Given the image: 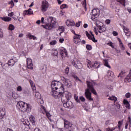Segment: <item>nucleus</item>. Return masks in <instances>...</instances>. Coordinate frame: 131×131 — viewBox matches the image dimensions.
Returning a JSON list of instances; mask_svg holds the SVG:
<instances>
[{
    "label": "nucleus",
    "mask_w": 131,
    "mask_h": 131,
    "mask_svg": "<svg viewBox=\"0 0 131 131\" xmlns=\"http://www.w3.org/2000/svg\"><path fill=\"white\" fill-rule=\"evenodd\" d=\"M52 91L51 95L55 99L61 98L62 103L69 101L71 99V94L65 91L64 84L59 81H52L51 82Z\"/></svg>",
    "instance_id": "f257e3e1"
},
{
    "label": "nucleus",
    "mask_w": 131,
    "mask_h": 131,
    "mask_svg": "<svg viewBox=\"0 0 131 131\" xmlns=\"http://www.w3.org/2000/svg\"><path fill=\"white\" fill-rule=\"evenodd\" d=\"M86 84L87 88L85 90V97L89 101H94V99L92 98V93L93 95L98 96V93L94 87L96 83L94 81H86Z\"/></svg>",
    "instance_id": "f03ea898"
},
{
    "label": "nucleus",
    "mask_w": 131,
    "mask_h": 131,
    "mask_svg": "<svg viewBox=\"0 0 131 131\" xmlns=\"http://www.w3.org/2000/svg\"><path fill=\"white\" fill-rule=\"evenodd\" d=\"M47 20L49 23L51 24H47L46 25H42V27L43 28H45V29H47L48 30H52V29L55 27L54 25L57 24L56 18L53 16H49Z\"/></svg>",
    "instance_id": "7ed1b4c3"
},
{
    "label": "nucleus",
    "mask_w": 131,
    "mask_h": 131,
    "mask_svg": "<svg viewBox=\"0 0 131 131\" xmlns=\"http://www.w3.org/2000/svg\"><path fill=\"white\" fill-rule=\"evenodd\" d=\"M64 127L67 129H68V131H74V127L72 123L70 122L67 121L66 119H64Z\"/></svg>",
    "instance_id": "20e7f679"
},
{
    "label": "nucleus",
    "mask_w": 131,
    "mask_h": 131,
    "mask_svg": "<svg viewBox=\"0 0 131 131\" xmlns=\"http://www.w3.org/2000/svg\"><path fill=\"white\" fill-rule=\"evenodd\" d=\"M100 16V10L98 8H94L92 11V16L91 19L94 21L96 18H98Z\"/></svg>",
    "instance_id": "39448f33"
},
{
    "label": "nucleus",
    "mask_w": 131,
    "mask_h": 131,
    "mask_svg": "<svg viewBox=\"0 0 131 131\" xmlns=\"http://www.w3.org/2000/svg\"><path fill=\"white\" fill-rule=\"evenodd\" d=\"M40 110L42 114H46L48 119H51V114H50V112L47 111V109H46V107L43 106V105H40Z\"/></svg>",
    "instance_id": "423d86ee"
},
{
    "label": "nucleus",
    "mask_w": 131,
    "mask_h": 131,
    "mask_svg": "<svg viewBox=\"0 0 131 131\" xmlns=\"http://www.w3.org/2000/svg\"><path fill=\"white\" fill-rule=\"evenodd\" d=\"M50 7V4L48 1L45 0L42 1L41 11L42 12H46L48 8Z\"/></svg>",
    "instance_id": "0eeeda50"
},
{
    "label": "nucleus",
    "mask_w": 131,
    "mask_h": 131,
    "mask_svg": "<svg viewBox=\"0 0 131 131\" xmlns=\"http://www.w3.org/2000/svg\"><path fill=\"white\" fill-rule=\"evenodd\" d=\"M25 104H26V103L23 101H19L17 103L16 107L17 109H19L20 111L24 112V110L25 109Z\"/></svg>",
    "instance_id": "6e6552de"
},
{
    "label": "nucleus",
    "mask_w": 131,
    "mask_h": 131,
    "mask_svg": "<svg viewBox=\"0 0 131 131\" xmlns=\"http://www.w3.org/2000/svg\"><path fill=\"white\" fill-rule=\"evenodd\" d=\"M61 80L63 82L64 84L68 86V88L71 86V81H70V80L66 78L63 76H61Z\"/></svg>",
    "instance_id": "1a4fd4ad"
},
{
    "label": "nucleus",
    "mask_w": 131,
    "mask_h": 131,
    "mask_svg": "<svg viewBox=\"0 0 131 131\" xmlns=\"http://www.w3.org/2000/svg\"><path fill=\"white\" fill-rule=\"evenodd\" d=\"M62 103L63 106L64 107V108H69L70 109L73 108V103H72V102L71 101L67 100Z\"/></svg>",
    "instance_id": "9d476101"
},
{
    "label": "nucleus",
    "mask_w": 131,
    "mask_h": 131,
    "mask_svg": "<svg viewBox=\"0 0 131 131\" xmlns=\"http://www.w3.org/2000/svg\"><path fill=\"white\" fill-rule=\"evenodd\" d=\"M81 37V36L79 34L74 35L73 36V42L76 44L79 43L81 41V39H80Z\"/></svg>",
    "instance_id": "9b49d317"
},
{
    "label": "nucleus",
    "mask_w": 131,
    "mask_h": 131,
    "mask_svg": "<svg viewBox=\"0 0 131 131\" xmlns=\"http://www.w3.org/2000/svg\"><path fill=\"white\" fill-rule=\"evenodd\" d=\"M27 67L28 69H33V63H32V59L29 58L27 59Z\"/></svg>",
    "instance_id": "f8f14e48"
},
{
    "label": "nucleus",
    "mask_w": 131,
    "mask_h": 131,
    "mask_svg": "<svg viewBox=\"0 0 131 131\" xmlns=\"http://www.w3.org/2000/svg\"><path fill=\"white\" fill-rule=\"evenodd\" d=\"M59 52L61 57H66L67 56V50L63 47H60L59 48Z\"/></svg>",
    "instance_id": "ddd939ff"
},
{
    "label": "nucleus",
    "mask_w": 131,
    "mask_h": 131,
    "mask_svg": "<svg viewBox=\"0 0 131 131\" xmlns=\"http://www.w3.org/2000/svg\"><path fill=\"white\" fill-rule=\"evenodd\" d=\"M72 64L74 67L78 69H81V68H82V64L80 63V61H75L73 62Z\"/></svg>",
    "instance_id": "4468645a"
},
{
    "label": "nucleus",
    "mask_w": 131,
    "mask_h": 131,
    "mask_svg": "<svg viewBox=\"0 0 131 131\" xmlns=\"http://www.w3.org/2000/svg\"><path fill=\"white\" fill-rule=\"evenodd\" d=\"M96 26L97 27V29L98 30L99 33H103V32L106 31V27H105V26H100L99 25H96Z\"/></svg>",
    "instance_id": "2eb2a0df"
},
{
    "label": "nucleus",
    "mask_w": 131,
    "mask_h": 131,
    "mask_svg": "<svg viewBox=\"0 0 131 131\" xmlns=\"http://www.w3.org/2000/svg\"><path fill=\"white\" fill-rule=\"evenodd\" d=\"M18 62L16 57H13L12 59L8 61V64L9 66H14L15 65V63Z\"/></svg>",
    "instance_id": "dca6fc26"
},
{
    "label": "nucleus",
    "mask_w": 131,
    "mask_h": 131,
    "mask_svg": "<svg viewBox=\"0 0 131 131\" xmlns=\"http://www.w3.org/2000/svg\"><path fill=\"white\" fill-rule=\"evenodd\" d=\"M6 115V108L5 107H0V119H3Z\"/></svg>",
    "instance_id": "f3484780"
},
{
    "label": "nucleus",
    "mask_w": 131,
    "mask_h": 131,
    "mask_svg": "<svg viewBox=\"0 0 131 131\" xmlns=\"http://www.w3.org/2000/svg\"><path fill=\"white\" fill-rule=\"evenodd\" d=\"M86 33V35L87 36V37H88L89 39H90V40H92V41H93V42H98V40L96 39V38H95V36H94V37H92L91 34H90V33H89V32L88 31L85 32Z\"/></svg>",
    "instance_id": "a211bd4d"
},
{
    "label": "nucleus",
    "mask_w": 131,
    "mask_h": 131,
    "mask_svg": "<svg viewBox=\"0 0 131 131\" xmlns=\"http://www.w3.org/2000/svg\"><path fill=\"white\" fill-rule=\"evenodd\" d=\"M26 108L25 107V110H24V112H27V113H30L31 112V110H32V106L29 103H26Z\"/></svg>",
    "instance_id": "6ab92c4d"
},
{
    "label": "nucleus",
    "mask_w": 131,
    "mask_h": 131,
    "mask_svg": "<svg viewBox=\"0 0 131 131\" xmlns=\"http://www.w3.org/2000/svg\"><path fill=\"white\" fill-rule=\"evenodd\" d=\"M59 52L57 49H53L51 50V56H53L55 59H58V54Z\"/></svg>",
    "instance_id": "aec40b11"
},
{
    "label": "nucleus",
    "mask_w": 131,
    "mask_h": 131,
    "mask_svg": "<svg viewBox=\"0 0 131 131\" xmlns=\"http://www.w3.org/2000/svg\"><path fill=\"white\" fill-rule=\"evenodd\" d=\"M24 16L28 15V16H30L31 15H33V11L31 8H29L28 10H25L24 11Z\"/></svg>",
    "instance_id": "412c9836"
},
{
    "label": "nucleus",
    "mask_w": 131,
    "mask_h": 131,
    "mask_svg": "<svg viewBox=\"0 0 131 131\" xmlns=\"http://www.w3.org/2000/svg\"><path fill=\"white\" fill-rule=\"evenodd\" d=\"M66 24L67 26H68L69 27L70 26H74L75 25V22H74V20L68 19L66 22Z\"/></svg>",
    "instance_id": "4be33fe9"
},
{
    "label": "nucleus",
    "mask_w": 131,
    "mask_h": 131,
    "mask_svg": "<svg viewBox=\"0 0 131 131\" xmlns=\"http://www.w3.org/2000/svg\"><path fill=\"white\" fill-rule=\"evenodd\" d=\"M0 19L3 20V21H5V22H10L12 21V18L8 16L0 17Z\"/></svg>",
    "instance_id": "5701e85b"
},
{
    "label": "nucleus",
    "mask_w": 131,
    "mask_h": 131,
    "mask_svg": "<svg viewBox=\"0 0 131 131\" xmlns=\"http://www.w3.org/2000/svg\"><path fill=\"white\" fill-rule=\"evenodd\" d=\"M124 32L126 35V36H129L130 35V32H129V29L126 27L123 28Z\"/></svg>",
    "instance_id": "b1692460"
},
{
    "label": "nucleus",
    "mask_w": 131,
    "mask_h": 131,
    "mask_svg": "<svg viewBox=\"0 0 131 131\" xmlns=\"http://www.w3.org/2000/svg\"><path fill=\"white\" fill-rule=\"evenodd\" d=\"M103 64L105 67H107V68H110V69H111V66L109 64L108 59H103Z\"/></svg>",
    "instance_id": "393cba45"
},
{
    "label": "nucleus",
    "mask_w": 131,
    "mask_h": 131,
    "mask_svg": "<svg viewBox=\"0 0 131 131\" xmlns=\"http://www.w3.org/2000/svg\"><path fill=\"white\" fill-rule=\"evenodd\" d=\"M29 119L33 125H34V124H35V118L33 116L31 115Z\"/></svg>",
    "instance_id": "a878e982"
},
{
    "label": "nucleus",
    "mask_w": 131,
    "mask_h": 131,
    "mask_svg": "<svg viewBox=\"0 0 131 131\" xmlns=\"http://www.w3.org/2000/svg\"><path fill=\"white\" fill-rule=\"evenodd\" d=\"M125 82H130L131 81V74H129L126 78L124 79Z\"/></svg>",
    "instance_id": "bb28decb"
},
{
    "label": "nucleus",
    "mask_w": 131,
    "mask_h": 131,
    "mask_svg": "<svg viewBox=\"0 0 131 131\" xmlns=\"http://www.w3.org/2000/svg\"><path fill=\"white\" fill-rule=\"evenodd\" d=\"M108 100H110L111 101H114V103H115L116 101H117V97L114 96H110L108 98Z\"/></svg>",
    "instance_id": "cd10ccee"
},
{
    "label": "nucleus",
    "mask_w": 131,
    "mask_h": 131,
    "mask_svg": "<svg viewBox=\"0 0 131 131\" xmlns=\"http://www.w3.org/2000/svg\"><path fill=\"white\" fill-rule=\"evenodd\" d=\"M116 1L121 4L123 7H125V0H116Z\"/></svg>",
    "instance_id": "c85d7f7f"
},
{
    "label": "nucleus",
    "mask_w": 131,
    "mask_h": 131,
    "mask_svg": "<svg viewBox=\"0 0 131 131\" xmlns=\"http://www.w3.org/2000/svg\"><path fill=\"white\" fill-rule=\"evenodd\" d=\"M116 128H117V127H108L106 128L104 130V131H113V130H115Z\"/></svg>",
    "instance_id": "c756f323"
},
{
    "label": "nucleus",
    "mask_w": 131,
    "mask_h": 131,
    "mask_svg": "<svg viewBox=\"0 0 131 131\" xmlns=\"http://www.w3.org/2000/svg\"><path fill=\"white\" fill-rule=\"evenodd\" d=\"M8 29L11 31H13V30L15 29V26H14V25L12 24H10L8 27Z\"/></svg>",
    "instance_id": "7c9ffc66"
},
{
    "label": "nucleus",
    "mask_w": 131,
    "mask_h": 131,
    "mask_svg": "<svg viewBox=\"0 0 131 131\" xmlns=\"http://www.w3.org/2000/svg\"><path fill=\"white\" fill-rule=\"evenodd\" d=\"M87 67L88 68H93L94 67V64L92 63V61H90L87 63Z\"/></svg>",
    "instance_id": "2f4dec72"
},
{
    "label": "nucleus",
    "mask_w": 131,
    "mask_h": 131,
    "mask_svg": "<svg viewBox=\"0 0 131 131\" xmlns=\"http://www.w3.org/2000/svg\"><path fill=\"white\" fill-rule=\"evenodd\" d=\"M100 67V63L98 62H95L93 64V68H95V69H97V68H99Z\"/></svg>",
    "instance_id": "473e14b6"
},
{
    "label": "nucleus",
    "mask_w": 131,
    "mask_h": 131,
    "mask_svg": "<svg viewBox=\"0 0 131 131\" xmlns=\"http://www.w3.org/2000/svg\"><path fill=\"white\" fill-rule=\"evenodd\" d=\"M61 10H64V9H68V6L66 4H62L60 6Z\"/></svg>",
    "instance_id": "72a5a7b5"
},
{
    "label": "nucleus",
    "mask_w": 131,
    "mask_h": 131,
    "mask_svg": "<svg viewBox=\"0 0 131 131\" xmlns=\"http://www.w3.org/2000/svg\"><path fill=\"white\" fill-rule=\"evenodd\" d=\"M120 47L121 49V50H125V47H124V45H123V43H122V42H121V40H120Z\"/></svg>",
    "instance_id": "f704fd0d"
},
{
    "label": "nucleus",
    "mask_w": 131,
    "mask_h": 131,
    "mask_svg": "<svg viewBox=\"0 0 131 131\" xmlns=\"http://www.w3.org/2000/svg\"><path fill=\"white\" fill-rule=\"evenodd\" d=\"M58 30L60 31V33H63L64 31H65V30L64 29V27H59Z\"/></svg>",
    "instance_id": "c9c22d12"
},
{
    "label": "nucleus",
    "mask_w": 131,
    "mask_h": 131,
    "mask_svg": "<svg viewBox=\"0 0 131 131\" xmlns=\"http://www.w3.org/2000/svg\"><path fill=\"white\" fill-rule=\"evenodd\" d=\"M26 36L29 37L30 38V39H32V38H33V35H31V33H28L26 35Z\"/></svg>",
    "instance_id": "e433bc0d"
},
{
    "label": "nucleus",
    "mask_w": 131,
    "mask_h": 131,
    "mask_svg": "<svg viewBox=\"0 0 131 131\" xmlns=\"http://www.w3.org/2000/svg\"><path fill=\"white\" fill-rule=\"evenodd\" d=\"M121 125H122V121H119L118 123V127L119 129H120V127H121Z\"/></svg>",
    "instance_id": "4c0bfd02"
},
{
    "label": "nucleus",
    "mask_w": 131,
    "mask_h": 131,
    "mask_svg": "<svg viewBox=\"0 0 131 131\" xmlns=\"http://www.w3.org/2000/svg\"><path fill=\"white\" fill-rule=\"evenodd\" d=\"M56 43H57V41L55 40H52L50 42V45H51V46H55Z\"/></svg>",
    "instance_id": "58836bf2"
},
{
    "label": "nucleus",
    "mask_w": 131,
    "mask_h": 131,
    "mask_svg": "<svg viewBox=\"0 0 131 131\" xmlns=\"http://www.w3.org/2000/svg\"><path fill=\"white\" fill-rule=\"evenodd\" d=\"M86 49L88 50V51H91V50L92 49V47L90 45H87L86 46Z\"/></svg>",
    "instance_id": "ea45409f"
},
{
    "label": "nucleus",
    "mask_w": 131,
    "mask_h": 131,
    "mask_svg": "<svg viewBox=\"0 0 131 131\" xmlns=\"http://www.w3.org/2000/svg\"><path fill=\"white\" fill-rule=\"evenodd\" d=\"M34 94H35V98L36 99H39V93L38 92H34Z\"/></svg>",
    "instance_id": "a19ab883"
},
{
    "label": "nucleus",
    "mask_w": 131,
    "mask_h": 131,
    "mask_svg": "<svg viewBox=\"0 0 131 131\" xmlns=\"http://www.w3.org/2000/svg\"><path fill=\"white\" fill-rule=\"evenodd\" d=\"M113 74H114V73H113V72H112L111 71H108L107 72L108 76H112V75H113Z\"/></svg>",
    "instance_id": "79ce46f5"
},
{
    "label": "nucleus",
    "mask_w": 131,
    "mask_h": 131,
    "mask_svg": "<svg viewBox=\"0 0 131 131\" xmlns=\"http://www.w3.org/2000/svg\"><path fill=\"white\" fill-rule=\"evenodd\" d=\"M64 73L66 74H68L69 73V67H67L64 70Z\"/></svg>",
    "instance_id": "37998d69"
},
{
    "label": "nucleus",
    "mask_w": 131,
    "mask_h": 131,
    "mask_svg": "<svg viewBox=\"0 0 131 131\" xmlns=\"http://www.w3.org/2000/svg\"><path fill=\"white\" fill-rule=\"evenodd\" d=\"M107 46H109L110 47H111L112 49H114V46H113V43L112 42H110L107 43Z\"/></svg>",
    "instance_id": "c03bdc74"
},
{
    "label": "nucleus",
    "mask_w": 131,
    "mask_h": 131,
    "mask_svg": "<svg viewBox=\"0 0 131 131\" xmlns=\"http://www.w3.org/2000/svg\"><path fill=\"white\" fill-rule=\"evenodd\" d=\"M17 92H22L23 89L21 86H18L17 87Z\"/></svg>",
    "instance_id": "a18cd8bd"
},
{
    "label": "nucleus",
    "mask_w": 131,
    "mask_h": 131,
    "mask_svg": "<svg viewBox=\"0 0 131 131\" xmlns=\"http://www.w3.org/2000/svg\"><path fill=\"white\" fill-rule=\"evenodd\" d=\"M79 99L81 102H85V98L83 96L80 97Z\"/></svg>",
    "instance_id": "49530a36"
},
{
    "label": "nucleus",
    "mask_w": 131,
    "mask_h": 131,
    "mask_svg": "<svg viewBox=\"0 0 131 131\" xmlns=\"http://www.w3.org/2000/svg\"><path fill=\"white\" fill-rule=\"evenodd\" d=\"M31 88L33 91V93H36V88L35 87V85H34L33 86H31Z\"/></svg>",
    "instance_id": "de8ad7c7"
},
{
    "label": "nucleus",
    "mask_w": 131,
    "mask_h": 131,
    "mask_svg": "<svg viewBox=\"0 0 131 131\" xmlns=\"http://www.w3.org/2000/svg\"><path fill=\"white\" fill-rule=\"evenodd\" d=\"M29 82L31 85V86H33V85H35L34 83L33 82V81H32L31 79L29 80Z\"/></svg>",
    "instance_id": "09e8293b"
},
{
    "label": "nucleus",
    "mask_w": 131,
    "mask_h": 131,
    "mask_svg": "<svg viewBox=\"0 0 131 131\" xmlns=\"http://www.w3.org/2000/svg\"><path fill=\"white\" fill-rule=\"evenodd\" d=\"M130 96H131V94L130 93H129V92H128L125 94V97L126 98H130Z\"/></svg>",
    "instance_id": "8fccbe9b"
},
{
    "label": "nucleus",
    "mask_w": 131,
    "mask_h": 131,
    "mask_svg": "<svg viewBox=\"0 0 131 131\" xmlns=\"http://www.w3.org/2000/svg\"><path fill=\"white\" fill-rule=\"evenodd\" d=\"M129 102H128V101H127L126 99H124V100H123L124 105H127V104H129Z\"/></svg>",
    "instance_id": "3c124183"
},
{
    "label": "nucleus",
    "mask_w": 131,
    "mask_h": 131,
    "mask_svg": "<svg viewBox=\"0 0 131 131\" xmlns=\"http://www.w3.org/2000/svg\"><path fill=\"white\" fill-rule=\"evenodd\" d=\"M111 23V20L110 19H106L105 20V24H107V25H109Z\"/></svg>",
    "instance_id": "603ef678"
},
{
    "label": "nucleus",
    "mask_w": 131,
    "mask_h": 131,
    "mask_svg": "<svg viewBox=\"0 0 131 131\" xmlns=\"http://www.w3.org/2000/svg\"><path fill=\"white\" fill-rule=\"evenodd\" d=\"M127 123L129 124L130 125L131 124V118H130V116H128V122Z\"/></svg>",
    "instance_id": "864d4df0"
},
{
    "label": "nucleus",
    "mask_w": 131,
    "mask_h": 131,
    "mask_svg": "<svg viewBox=\"0 0 131 131\" xmlns=\"http://www.w3.org/2000/svg\"><path fill=\"white\" fill-rule=\"evenodd\" d=\"M113 34L114 36H117L118 35V33H117L116 31H114L113 32Z\"/></svg>",
    "instance_id": "5fc2aeb1"
},
{
    "label": "nucleus",
    "mask_w": 131,
    "mask_h": 131,
    "mask_svg": "<svg viewBox=\"0 0 131 131\" xmlns=\"http://www.w3.org/2000/svg\"><path fill=\"white\" fill-rule=\"evenodd\" d=\"M97 30H98V29H97V28L96 27H94V32L96 35H98V31H97Z\"/></svg>",
    "instance_id": "6e6d98bb"
},
{
    "label": "nucleus",
    "mask_w": 131,
    "mask_h": 131,
    "mask_svg": "<svg viewBox=\"0 0 131 131\" xmlns=\"http://www.w3.org/2000/svg\"><path fill=\"white\" fill-rule=\"evenodd\" d=\"M73 77L74 78H75V80H79V81H81V80L79 79V78H78V77H77V76H74Z\"/></svg>",
    "instance_id": "4d7b16f0"
},
{
    "label": "nucleus",
    "mask_w": 131,
    "mask_h": 131,
    "mask_svg": "<svg viewBox=\"0 0 131 131\" xmlns=\"http://www.w3.org/2000/svg\"><path fill=\"white\" fill-rule=\"evenodd\" d=\"M74 98L77 103H79V99H78V97L75 96Z\"/></svg>",
    "instance_id": "13d9d810"
},
{
    "label": "nucleus",
    "mask_w": 131,
    "mask_h": 131,
    "mask_svg": "<svg viewBox=\"0 0 131 131\" xmlns=\"http://www.w3.org/2000/svg\"><path fill=\"white\" fill-rule=\"evenodd\" d=\"M125 107L126 108H127V109H130V104H129V103H128L127 104L125 105Z\"/></svg>",
    "instance_id": "bf43d9fd"
},
{
    "label": "nucleus",
    "mask_w": 131,
    "mask_h": 131,
    "mask_svg": "<svg viewBox=\"0 0 131 131\" xmlns=\"http://www.w3.org/2000/svg\"><path fill=\"white\" fill-rule=\"evenodd\" d=\"M83 6L84 11H86V3H83Z\"/></svg>",
    "instance_id": "052dcab7"
},
{
    "label": "nucleus",
    "mask_w": 131,
    "mask_h": 131,
    "mask_svg": "<svg viewBox=\"0 0 131 131\" xmlns=\"http://www.w3.org/2000/svg\"><path fill=\"white\" fill-rule=\"evenodd\" d=\"M80 23H81V21H78V23H77L76 24V27H79V26H80Z\"/></svg>",
    "instance_id": "680f3d73"
},
{
    "label": "nucleus",
    "mask_w": 131,
    "mask_h": 131,
    "mask_svg": "<svg viewBox=\"0 0 131 131\" xmlns=\"http://www.w3.org/2000/svg\"><path fill=\"white\" fill-rule=\"evenodd\" d=\"M9 17H13L14 16V13L11 12L8 14Z\"/></svg>",
    "instance_id": "e2e57ef3"
},
{
    "label": "nucleus",
    "mask_w": 131,
    "mask_h": 131,
    "mask_svg": "<svg viewBox=\"0 0 131 131\" xmlns=\"http://www.w3.org/2000/svg\"><path fill=\"white\" fill-rule=\"evenodd\" d=\"M63 42H64V39L63 38H60L59 39V42H60V43H63Z\"/></svg>",
    "instance_id": "0e129e2a"
},
{
    "label": "nucleus",
    "mask_w": 131,
    "mask_h": 131,
    "mask_svg": "<svg viewBox=\"0 0 131 131\" xmlns=\"http://www.w3.org/2000/svg\"><path fill=\"white\" fill-rule=\"evenodd\" d=\"M88 129L89 131H94V128L93 127H90Z\"/></svg>",
    "instance_id": "69168bd1"
},
{
    "label": "nucleus",
    "mask_w": 131,
    "mask_h": 131,
    "mask_svg": "<svg viewBox=\"0 0 131 131\" xmlns=\"http://www.w3.org/2000/svg\"><path fill=\"white\" fill-rule=\"evenodd\" d=\"M127 11H128V13H131V8H127Z\"/></svg>",
    "instance_id": "338daca9"
},
{
    "label": "nucleus",
    "mask_w": 131,
    "mask_h": 131,
    "mask_svg": "<svg viewBox=\"0 0 131 131\" xmlns=\"http://www.w3.org/2000/svg\"><path fill=\"white\" fill-rule=\"evenodd\" d=\"M34 131H40V129L38 128H35Z\"/></svg>",
    "instance_id": "774afa93"
}]
</instances>
